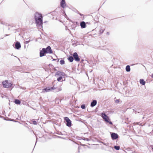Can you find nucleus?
Instances as JSON below:
<instances>
[{
    "label": "nucleus",
    "mask_w": 153,
    "mask_h": 153,
    "mask_svg": "<svg viewBox=\"0 0 153 153\" xmlns=\"http://www.w3.org/2000/svg\"><path fill=\"white\" fill-rule=\"evenodd\" d=\"M14 56L16 58H17L18 59V60H19V61H20V59H19V58H18V57H16V56Z\"/></svg>",
    "instance_id": "nucleus-35"
},
{
    "label": "nucleus",
    "mask_w": 153,
    "mask_h": 153,
    "mask_svg": "<svg viewBox=\"0 0 153 153\" xmlns=\"http://www.w3.org/2000/svg\"><path fill=\"white\" fill-rule=\"evenodd\" d=\"M45 51L46 53H53L52 50L50 46H48L46 48H45Z\"/></svg>",
    "instance_id": "nucleus-10"
},
{
    "label": "nucleus",
    "mask_w": 153,
    "mask_h": 153,
    "mask_svg": "<svg viewBox=\"0 0 153 153\" xmlns=\"http://www.w3.org/2000/svg\"><path fill=\"white\" fill-rule=\"evenodd\" d=\"M55 89L56 90V92H58L62 90V88H56V89Z\"/></svg>",
    "instance_id": "nucleus-25"
},
{
    "label": "nucleus",
    "mask_w": 153,
    "mask_h": 153,
    "mask_svg": "<svg viewBox=\"0 0 153 153\" xmlns=\"http://www.w3.org/2000/svg\"><path fill=\"white\" fill-rule=\"evenodd\" d=\"M83 61H84L83 59H82L81 60V62H83Z\"/></svg>",
    "instance_id": "nucleus-48"
},
{
    "label": "nucleus",
    "mask_w": 153,
    "mask_h": 153,
    "mask_svg": "<svg viewBox=\"0 0 153 153\" xmlns=\"http://www.w3.org/2000/svg\"><path fill=\"white\" fill-rule=\"evenodd\" d=\"M57 134L59 135H64V134L62 133L61 132H59L58 133H57Z\"/></svg>",
    "instance_id": "nucleus-30"
},
{
    "label": "nucleus",
    "mask_w": 153,
    "mask_h": 153,
    "mask_svg": "<svg viewBox=\"0 0 153 153\" xmlns=\"http://www.w3.org/2000/svg\"><path fill=\"white\" fill-rule=\"evenodd\" d=\"M30 123L35 125L37 124V122L35 120H31Z\"/></svg>",
    "instance_id": "nucleus-20"
},
{
    "label": "nucleus",
    "mask_w": 153,
    "mask_h": 153,
    "mask_svg": "<svg viewBox=\"0 0 153 153\" xmlns=\"http://www.w3.org/2000/svg\"><path fill=\"white\" fill-rule=\"evenodd\" d=\"M65 131H63V133H63V134H64V135L65 134Z\"/></svg>",
    "instance_id": "nucleus-49"
},
{
    "label": "nucleus",
    "mask_w": 153,
    "mask_h": 153,
    "mask_svg": "<svg viewBox=\"0 0 153 153\" xmlns=\"http://www.w3.org/2000/svg\"><path fill=\"white\" fill-rule=\"evenodd\" d=\"M97 103V100H93L91 102L90 106L91 107H93L95 106Z\"/></svg>",
    "instance_id": "nucleus-13"
},
{
    "label": "nucleus",
    "mask_w": 153,
    "mask_h": 153,
    "mask_svg": "<svg viewBox=\"0 0 153 153\" xmlns=\"http://www.w3.org/2000/svg\"><path fill=\"white\" fill-rule=\"evenodd\" d=\"M2 84L4 88H8L12 87L13 84L8 82V80H5L2 82Z\"/></svg>",
    "instance_id": "nucleus-3"
},
{
    "label": "nucleus",
    "mask_w": 153,
    "mask_h": 153,
    "mask_svg": "<svg viewBox=\"0 0 153 153\" xmlns=\"http://www.w3.org/2000/svg\"><path fill=\"white\" fill-rule=\"evenodd\" d=\"M140 82L142 85H144L146 83V82L143 79H140Z\"/></svg>",
    "instance_id": "nucleus-18"
},
{
    "label": "nucleus",
    "mask_w": 153,
    "mask_h": 153,
    "mask_svg": "<svg viewBox=\"0 0 153 153\" xmlns=\"http://www.w3.org/2000/svg\"><path fill=\"white\" fill-rule=\"evenodd\" d=\"M60 6L61 7L63 8H64L66 6L65 0H61Z\"/></svg>",
    "instance_id": "nucleus-11"
},
{
    "label": "nucleus",
    "mask_w": 153,
    "mask_h": 153,
    "mask_svg": "<svg viewBox=\"0 0 153 153\" xmlns=\"http://www.w3.org/2000/svg\"><path fill=\"white\" fill-rule=\"evenodd\" d=\"M152 149L153 150V147L152 148Z\"/></svg>",
    "instance_id": "nucleus-52"
},
{
    "label": "nucleus",
    "mask_w": 153,
    "mask_h": 153,
    "mask_svg": "<svg viewBox=\"0 0 153 153\" xmlns=\"http://www.w3.org/2000/svg\"><path fill=\"white\" fill-rule=\"evenodd\" d=\"M100 142L102 143L105 146H108V143H105L104 142H102V141Z\"/></svg>",
    "instance_id": "nucleus-29"
},
{
    "label": "nucleus",
    "mask_w": 153,
    "mask_h": 153,
    "mask_svg": "<svg viewBox=\"0 0 153 153\" xmlns=\"http://www.w3.org/2000/svg\"><path fill=\"white\" fill-rule=\"evenodd\" d=\"M82 140H86L88 141H89L90 140V139H89L88 138L85 137H83L82 138Z\"/></svg>",
    "instance_id": "nucleus-27"
},
{
    "label": "nucleus",
    "mask_w": 153,
    "mask_h": 153,
    "mask_svg": "<svg viewBox=\"0 0 153 153\" xmlns=\"http://www.w3.org/2000/svg\"><path fill=\"white\" fill-rule=\"evenodd\" d=\"M61 100H60V102H61Z\"/></svg>",
    "instance_id": "nucleus-51"
},
{
    "label": "nucleus",
    "mask_w": 153,
    "mask_h": 153,
    "mask_svg": "<svg viewBox=\"0 0 153 153\" xmlns=\"http://www.w3.org/2000/svg\"><path fill=\"white\" fill-rule=\"evenodd\" d=\"M111 139L114 140L120 137V136L116 133L114 132L111 133Z\"/></svg>",
    "instance_id": "nucleus-6"
},
{
    "label": "nucleus",
    "mask_w": 153,
    "mask_h": 153,
    "mask_svg": "<svg viewBox=\"0 0 153 153\" xmlns=\"http://www.w3.org/2000/svg\"><path fill=\"white\" fill-rule=\"evenodd\" d=\"M82 137H78V138H77L79 140L82 139Z\"/></svg>",
    "instance_id": "nucleus-33"
},
{
    "label": "nucleus",
    "mask_w": 153,
    "mask_h": 153,
    "mask_svg": "<svg viewBox=\"0 0 153 153\" xmlns=\"http://www.w3.org/2000/svg\"><path fill=\"white\" fill-rule=\"evenodd\" d=\"M62 11H63L62 13L63 14V15L64 16L65 18H66V17H67V15L66 14V13L65 12V10L64 9H63Z\"/></svg>",
    "instance_id": "nucleus-23"
},
{
    "label": "nucleus",
    "mask_w": 153,
    "mask_h": 153,
    "mask_svg": "<svg viewBox=\"0 0 153 153\" xmlns=\"http://www.w3.org/2000/svg\"><path fill=\"white\" fill-rule=\"evenodd\" d=\"M55 89H56V88L54 87V85L52 87H46L42 90V92L45 93L51 91Z\"/></svg>",
    "instance_id": "nucleus-4"
},
{
    "label": "nucleus",
    "mask_w": 153,
    "mask_h": 153,
    "mask_svg": "<svg viewBox=\"0 0 153 153\" xmlns=\"http://www.w3.org/2000/svg\"><path fill=\"white\" fill-rule=\"evenodd\" d=\"M53 61H56L57 62H58L59 60V59H53Z\"/></svg>",
    "instance_id": "nucleus-32"
},
{
    "label": "nucleus",
    "mask_w": 153,
    "mask_h": 153,
    "mask_svg": "<svg viewBox=\"0 0 153 153\" xmlns=\"http://www.w3.org/2000/svg\"><path fill=\"white\" fill-rule=\"evenodd\" d=\"M151 77L153 78V74H152L151 75Z\"/></svg>",
    "instance_id": "nucleus-42"
},
{
    "label": "nucleus",
    "mask_w": 153,
    "mask_h": 153,
    "mask_svg": "<svg viewBox=\"0 0 153 153\" xmlns=\"http://www.w3.org/2000/svg\"><path fill=\"white\" fill-rule=\"evenodd\" d=\"M105 30V29H100V30H99V32H100V34H102L103 33V32H104V31Z\"/></svg>",
    "instance_id": "nucleus-28"
},
{
    "label": "nucleus",
    "mask_w": 153,
    "mask_h": 153,
    "mask_svg": "<svg viewBox=\"0 0 153 153\" xmlns=\"http://www.w3.org/2000/svg\"><path fill=\"white\" fill-rule=\"evenodd\" d=\"M131 69L129 65H127L126 67V70L127 72H128L130 71Z\"/></svg>",
    "instance_id": "nucleus-19"
},
{
    "label": "nucleus",
    "mask_w": 153,
    "mask_h": 153,
    "mask_svg": "<svg viewBox=\"0 0 153 153\" xmlns=\"http://www.w3.org/2000/svg\"><path fill=\"white\" fill-rule=\"evenodd\" d=\"M34 19L37 27H42L43 24V16L42 14L38 12L34 15Z\"/></svg>",
    "instance_id": "nucleus-1"
},
{
    "label": "nucleus",
    "mask_w": 153,
    "mask_h": 153,
    "mask_svg": "<svg viewBox=\"0 0 153 153\" xmlns=\"http://www.w3.org/2000/svg\"><path fill=\"white\" fill-rule=\"evenodd\" d=\"M106 34H107V35H109V32H107Z\"/></svg>",
    "instance_id": "nucleus-43"
},
{
    "label": "nucleus",
    "mask_w": 153,
    "mask_h": 153,
    "mask_svg": "<svg viewBox=\"0 0 153 153\" xmlns=\"http://www.w3.org/2000/svg\"><path fill=\"white\" fill-rule=\"evenodd\" d=\"M108 149H109L110 148H111V149H113V148L111 147V146H108Z\"/></svg>",
    "instance_id": "nucleus-39"
},
{
    "label": "nucleus",
    "mask_w": 153,
    "mask_h": 153,
    "mask_svg": "<svg viewBox=\"0 0 153 153\" xmlns=\"http://www.w3.org/2000/svg\"><path fill=\"white\" fill-rule=\"evenodd\" d=\"M14 102L15 104L17 105H20L21 103V101L18 99H15L14 101Z\"/></svg>",
    "instance_id": "nucleus-17"
},
{
    "label": "nucleus",
    "mask_w": 153,
    "mask_h": 153,
    "mask_svg": "<svg viewBox=\"0 0 153 153\" xmlns=\"http://www.w3.org/2000/svg\"><path fill=\"white\" fill-rule=\"evenodd\" d=\"M66 30H69V29L67 28V27H66Z\"/></svg>",
    "instance_id": "nucleus-47"
},
{
    "label": "nucleus",
    "mask_w": 153,
    "mask_h": 153,
    "mask_svg": "<svg viewBox=\"0 0 153 153\" xmlns=\"http://www.w3.org/2000/svg\"><path fill=\"white\" fill-rule=\"evenodd\" d=\"M114 148L115 149H116L117 150H119L120 149V147L119 146H114Z\"/></svg>",
    "instance_id": "nucleus-22"
},
{
    "label": "nucleus",
    "mask_w": 153,
    "mask_h": 153,
    "mask_svg": "<svg viewBox=\"0 0 153 153\" xmlns=\"http://www.w3.org/2000/svg\"><path fill=\"white\" fill-rule=\"evenodd\" d=\"M101 117L107 123H109L111 125H113V123L110 121L109 117L105 114L104 112H103L101 113Z\"/></svg>",
    "instance_id": "nucleus-2"
},
{
    "label": "nucleus",
    "mask_w": 153,
    "mask_h": 153,
    "mask_svg": "<svg viewBox=\"0 0 153 153\" xmlns=\"http://www.w3.org/2000/svg\"><path fill=\"white\" fill-rule=\"evenodd\" d=\"M37 138H36V143H35V145L36 144V143H37Z\"/></svg>",
    "instance_id": "nucleus-44"
},
{
    "label": "nucleus",
    "mask_w": 153,
    "mask_h": 153,
    "mask_svg": "<svg viewBox=\"0 0 153 153\" xmlns=\"http://www.w3.org/2000/svg\"><path fill=\"white\" fill-rule=\"evenodd\" d=\"M60 63L61 65H63L65 63V61L64 60L61 59L60 61Z\"/></svg>",
    "instance_id": "nucleus-24"
},
{
    "label": "nucleus",
    "mask_w": 153,
    "mask_h": 153,
    "mask_svg": "<svg viewBox=\"0 0 153 153\" xmlns=\"http://www.w3.org/2000/svg\"><path fill=\"white\" fill-rule=\"evenodd\" d=\"M78 152L79 153V152H80V151H79V146H78Z\"/></svg>",
    "instance_id": "nucleus-41"
},
{
    "label": "nucleus",
    "mask_w": 153,
    "mask_h": 153,
    "mask_svg": "<svg viewBox=\"0 0 153 153\" xmlns=\"http://www.w3.org/2000/svg\"><path fill=\"white\" fill-rule=\"evenodd\" d=\"M64 121H65L66 123V125L68 127H71V121L68 117H65L64 118Z\"/></svg>",
    "instance_id": "nucleus-5"
},
{
    "label": "nucleus",
    "mask_w": 153,
    "mask_h": 153,
    "mask_svg": "<svg viewBox=\"0 0 153 153\" xmlns=\"http://www.w3.org/2000/svg\"><path fill=\"white\" fill-rule=\"evenodd\" d=\"M30 40H29L28 41H25V44H28L30 41Z\"/></svg>",
    "instance_id": "nucleus-31"
},
{
    "label": "nucleus",
    "mask_w": 153,
    "mask_h": 153,
    "mask_svg": "<svg viewBox=\"0 0 153 153\" xmlns=\"http://www.w3.org/2000/svg\"><path fill=\"white\" fill-rule=\"evenodd\" d=\"M9 121H13V122H16V121H14V119H11V120H9Z\"/></svg>",
    "instance_id": "nucleus-36"
},
{
    "label": "nucleus",
    "mask_w": 153,
    "mask_h": 153,
    "mask_svg": "<svg viewBox=\"0 0 153 153\" xmlns=\"http://www.w3.org/2000/svg\"><path fill=\"white\" fill-rule=\"evenodd\" d=\"M9 35H10V34H6L4 35L5 36H9Z\"/></svg>",
    "instance_id": "nucleus-45"
},
{
    "label": "nucleus",
    "mask_w": 153,
    "mask_h": 153,
    "mask_svg": "<svg viewBox=\"0 0 153 153\" xmlns=\"http://www.w3.org/2000/svg\"><path fill=\"white\" fill-rule=\"evenodd\" d=\"M58 75L59 76H64L65 75V73L63 72H61L60 71H58L55 74V76Z\"/></svg>",
    "instance_id": "nucleus-12"
},
{
    "label": "nucleus",
    "mask_w": 153,
    "mask_h": 153,
    "mask_svg": "<svg viewBox=\"0 0 153 153\" xmlns=\"http://www.w3.org/2000/svg\"><path fill=\"white\" fill-rule=\"evenodd\" d=\"M47 53L45 51V48H43L42 50H40L39 52V56L40 57H43V56H45V54Z\"/></svg>",
    "instance_id": "nucleus-9"
},
{
    "label": "nucleus",
    "mask_w": 153,
    "mask_h": 153,
    "mask_svg": "<svg viewBox=\"0 0 153 153\" xmlns=\"http://www.w3.org/2000/svg\"><path fill=\"white\" fill-rule=\"evenodd\" d=\"M81 108L82 109H84L86 108L85 105L84 104H82L81 105Z\"/></svg>",
    "instance_id": "nucleus-26"
},
{
    "label": "nucleus",
    "mask_w": 153,
    "mask_h": 153,
    "mask_svg": "<svg viewBox=\"0 0 153 153\" xmlns=\"http://www.w3.org/2000/svg\"><path fill=\"white\" fill-rule=\"evenodd\" d=\"M80 25L82 28H85L86 27V23L84 21H82L80 22Z\"/></svg>",
    "instance_id": "nucleus-14"
},
{
    "label": "nucleus",
    "mask_w": 153,
    "mask_h": 153,
    "mask_svg": "<svg viewBox=\"0 0 153 153\" xmlns=\"http://www.w3.org/2000/svg\"><path fill=\"white\" fill-rule=\"evenodd\" d=\"M0 118H3V119L4 120H5V118H4V117H3V116H1V115H0Z\"/></svg>",
    "instance_id": "nucleus-34"
},
{
    "label": "nucleus",
    "mask_w": 153,
    "mask_h": 153,
    "mask_svg": "<svg viewBox=\"0 0 153 153\" xmlns=\"http://www.w3.org/2000/svg\"><path fill=\"white\" fill-rule=\"evenodd\" d=\"M57 137L59 138H62V139H63V137H61L60 136H57Z\"/></svg>",
    "instance_id": "nucleus-37"
},
{
    "label": "nucleus",
    "mask_w": 153,
    "mask_h": 153,
    "mask_svg": "<svg viewBox=\"0 0 153 153\" xmlns=\"http://www.w3.org/2000/svg\"><path fill=\"white\" fill-rule=\"evenodd\" d=\"M73 56L74 59L77 62H79L80 61V59L79 57V56H78L76 52H74L73 54Z\"/></svg>",
    "instance_id": "nucleus-7"
},
{
    "label": "nucleus",
    "mask_w": 153,
    "mask_h": 153,
    "mask_svg": "<svg viewBox=\"0 0 153 153\" xmlns=\"http://www.w3.org/2000/svg\"><path fill=\"white\" fill-rule=\"evenodd\" d=\"M13 46L16 49L19 50L21 47V45L19 42L17 41L14 43Z\"/></svg>",
    "instance_id": "nucleus-8"
},
{
    "label": "nucleus",
    "mask_w": 153,
    "mask_h": 153,
    "mask_svg": "<svg viewBox=\"0 0 153 153\" xmlns=\"http://www.w3.org/2000/svg\"><path fill=\"white\" fill-rule=\"evenodd\" d=\"M116 99V97H115L114 98V100L115 101V102L116 103V104H118V103H119L120 102V99H116V100H115V99Z\"/></svg>",
    "instance_id": "nucleus-21"
},
{
    "label": "nucleus",
    "mask_w": 153,
    "mask_h": 153,
    "mask_svg": "<svg viewBox=\"0 0 153 153\" xmlns=\"http://www.w3.org/2000/svg\"><path fill=\"white\" fill-rule=\"evenodd\" d=\"M68 59L70 62H72L74 60L73 56H69L68 57Z\"/></svg>",
    "instance_id": "nucleus-16"
},
{
    "label": "nucleus",
    "mask_w": 153,
    "mask_h": 153,
    "mask_svg": "<svg viewBox=\"0 0 153 153\" xmlns=\"http://www.w3.org/2000/svg\"><path fill=\"white\" fill-rule=\"evenodd\" d=\"M78 13L81 16H83V15L82 14H81L80 13Z\"/></svg>",
    "instance_id": "nucleus-38"
},
{
    "label": "nucleus",
    "mask_w": 153,
    "mask_h": 153,
    "mask_svg": "<svg viewBox=\"0 0 153 153\" xmlns=\"http://www.w3.org/2000/svg\"><path fill=\"white\" fill-rule=\"evenodd\" d=\"M57 79V80L60 82L62 79V81H65V79H64V76H59Z\"/></svg>",
    "instance_id": "nucleus-15"
},
{
    "label": "nucleus",
    "mask_w": 153,
    "mask_h": 153,
    "mask_svg": "<svg viewBox=\"0 0 153 153\" xmlns=\"http://www.w3.org/2000/svg\"><path fill=\"white\" fill-rule=\"evenodd\" d=\"M49 66H50V67H52V66H53L52 65V64H49Z\"/></svg>",
    "instance_id": "nucleus-40"
},
{
    "label": "nucleus",
    "mask_w": 153,
    "mask_h": 153,
    "mask_svg": "<svg viewBox=\"0 0 153 153\" xmlns=\"http://www.w3.org/2000/svg\"><path fill=\"white\" fill-rule=\"evenodd\" d=\"M136 111H137V110ZM137 112L138 113H139V112H138V111H137Z\"/></svg>",
    "instance_id": "nucleus-50"
},
{
    "label": "nucleus",
    "mask_w": 153,
    "mask_h": 153,
    "mask_svg": "<svg viewBox=\"0 0 153 153\" xmlns=\"http://www.w3.org/2000/svg\"><path fill=\"white\" fill-rule=\"evenodd\" d=\"M90 22H87L86 23V24H90Z\"/></svg>",
    "instance_id": "nucleus-46"
}]
</instances>
